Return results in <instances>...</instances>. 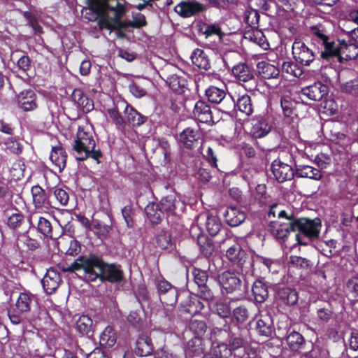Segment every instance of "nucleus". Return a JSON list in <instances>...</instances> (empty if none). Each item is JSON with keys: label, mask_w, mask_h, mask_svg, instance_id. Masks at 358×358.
<instances>
[{"label": "nucleus", "mask_w": 358, "mask_h": 358, "mask_svg": "<svg viewBox=\"0 0 358 358\" xmlns=\"http://www.w3.org/2000/svg\"><path fill=\"white\" fill-rule=\"evenodd\" d=\"M100 6L97 12L98 24L101 30H120L129 27L140 28L146 24L145 17L138 13L132 21L124 22L122 18L126 12L124 4L121 0H94Z\"/></svg>", "instance_id": "nucleus-1"}, {"label": "nucleus", "mask_w": 358, "mask_h": 358, "mask_svg": "<svg viewBox=\"0 0 358 358\" xmlns=\"http://www.w3.org/2000/svg\"><path fill=\"white\" fill-rule=\"evenodd\" d=\"M347 287L349 292L354 296H358V278H352L350 279L347 283Z\"/></svg>", "instance_id": "nucleus-64"}, {"label": "nucleus", "mask_w": 358, "mask_h": 358, "mask_svg": "<svg viewBox=\"0 0 358 358\" xmlns=\"http://www.w3.org/2000/svg\"><path fill=\"white\" fill-rule=\"evenodd\" d=\"M66 153L62 147H53L50 155V159L57 171L61 173L66 166Z\"/></svg>", "instance_id": "nucleus-20"}, {"label": "nucleus", "mask_w": 358, "mask_h": 358, "mask_svg": "<svg viewBox=\"0 0 358 358\" xmlns=\"http://www.w3.org/2000/svg\"><path fill=\"white\" fill-rule=\"evenodd\" d=\"M213 311L216 313L220 317L227 318L231 315L230 303L225 300L217 301L212 307Z\"/></svg>", "instance_id": "nucleus-40"}, {"label": "nucleus", "mask_w": 358, "mask_h": 358, "mask_svg": "<svg viewBox=\"0 0 358 358\" xmlns=\"http://www.w3.org/2000/svg\"><path fill=\"white\" fill-rule=\"evenodd\" d=\"M243 345V339L240 337H231L229 340V344L227 345L228 350H230L231 354L233 350L241 348Z\"/></svg>", "instance_id": "nucleus-62"}, {"label": "nucleus", "mask_w": 358, "mask_h": 358, "mask_svg": "<svg viewBox=\"0 0 358 358\" xmlns=\"http://www.w3.org/2000/svg\"><path fill=\"white\" fill-rule=\"evenodd\" d=\"M294 226L295 231H299L301 234L310 240L318 237L321 222L319 219L311 220L306 218H300L294 222Z\"/></svg>", "instance_id": "nucleus-6"}, {"label": "nucleus", "mask_w": 358, "mask_h": 358, "mask_svg": "<svg viewBox=\"0 0 358 358\" xmlns=\"http://www.w3.org/2000/svg\"><path fill=\"white\" fill-rule=\"evenodd\" d=\"M6 149L14 154H20L22 152V145L20 142L13 138H8L4 143Z\"/></svg>", "instance_id": "nucleus-52"}, {"label": "nucleus", "mask_w": 358, "mask_h": 358, "mask_svg": "<svg viewBox=\"0 0 358 358\" xmlns=\"http://www.w3.org/2000/svg\"><path fill=\"white\" fill-rule=\"evenodd\" d=\"M328 86L321 82H316L301 90V93L313 101H320L328 94Z\"/></svg>", "instance_id": "nucleus-11"}, {"label": "nucleus", "mask_w": 358, "mask_h": 358, "mask_svg": "<svg viewBox=\"0 0 358 358\" xmlns=\"http://www.w3.org/2000/svg\"><path fill=\"white\" fill-rule=\"evenodd\" d=\"M61 282L60 274L55 269H48L41 280L43 289L48 294L54 293Z\"/></svg>", "instance_id": "nucleus-14"}, {"label": "nucleus", "mask_w": 358, "mask_h": 358, "mask_svg": "<svg viewBox=\"0 0 358 358\" xmlns=\"http://www.w3.org/2000/svg\"><path fill=\"white\" fill-rule=\"evenodd\" d=\"M277 297L283 303L289 306H293L298 301L297 292L289 287L280 288L277 292Z\"/></svg>", "instance_id": "nucleus-28"}, {"label": "nucleus", "mask_w": 358, "mask_h": 358, "mask_svg": "<svg viewBox=\"0 0 358 358\" xmlns=\"http://www.w3.org/2000/svg\"><path fill=\"white\" fill-rule=\"evenodd\" d=\"M206 6L196 1H182L178 3L174 10L182 17H189L206 10Z\"/></svg>", "instance_id": "nucleus-9"}, {"label": "nucleus", "mask_w": 358, "mask_h": 358, "mask_svg": "<svg viewBox=\"0 0 358 358\" xmlns=\"http://www.w3.org/2000/svg\"><path fill=\"white\" fill-rule=\"evenodd\" d=\"M157 289L160 294L169 293L173 297L170 301V304L173 305L176 303L177 301V291L176 288L173 287L172 285L164 280H159L157 282Z\"/></svg>", "instance_id": "nucleus-43"}, {"label": "nucleus", "mask_w": 358, "mask_h": 358, "mask_svg": "<svg viewBox=\"0 0 358 358\" xmlns=\"http://www.w3.org/2000/svg\"><path fill=\"white\" fill-rule=\"evenodd\" d=\"M37 228L39 232L47 237H52V227L50 222L43 217L38 220Z\"/></svg>", "instance_id": "nucleus-44"}, {"label": "nucleus", "mask_w": 358, "mask_h": 358, "mask_svg": "<svg viewBox=\"0 0 358 358\" xmlns=\"http://www.w3.org/2000/svg\"><path fill=\"white\" fill-rule=\"evenodd\" d=\"M76 328L81 335L91 336L93 334V322L88 315H81L76 321Z\"/></svg>", "instance_id": "nucleus-31"}, {"label": "nucleus", "mask_w": 358, "mask_h": 358, "mask_svg": "<svg viewBox=\"0 0 358 358\" xmlns=\"http://www.w3.org/2000/svg\"><path fill=\"white\" fill-rule=\"evenodd\" d=\"M64 270L65 271L83 270L85 278L90 281L100 278L101 281L117 282L122 279V271L117 266L105 264L97 257H80Z\"/></svg>", "instance_id": "nucleus-2"}, {"label": "nucleus", "mask_w": 358, "mask_h": 358, "mask_svg": "<svg viewBox=\"0 0 358 358\" xmlns=\"http://www.w3.org/2000/svg\"><path fill=\"white\" fill-rule=\"evenodd\" d=\"M309 36L314 44L321 45L324 50L321 52V57L325 59H329L331 54L335 51L334 44L335 40L330 36L329 31L324 25L318 24L310 27Z\"/></svg>", "instance_id": "nucleus-4"}, {"label": "nucleus", "mask_w": 358, "mask_h": 358, "mask_svg": "<svg viewBox=\"0 0 358 358\" xmlns=\"http://www.w3.org/2000/svg\"><path fill=\"white\" fill-rule=\"evenodd\" d=\"M95 146L96 142L92 126L88 124L79 126L73 145V150L77 154V159L83 161L90 157L98 161L101 157V153L99 150H95Z\"/></svg>", "instance_id": "nucleus-3"}, {"label": "nucleus", "mask_w": 358, "mask_h": 358, "mask_svg": "<svg viewBox=\"0 0 358 358\" xmlns=\"http://www.w3.org/2000/svg\"><path fill=\"white\" fill-rule=\"evenodd\" d=\"M256 329L259 334L262 336H268L272 333L271 324L263 319H260L257 322Z\"/></svg>", "instance_id": "nucleus-54"}, {"label": "nucleus", "mask_w": 358, "mask_h": 358, "mask_svg": "<svg viewBox=\"0 0 358 358\" xmlns=\"http://www.w3.org/2000/svg\"><path fill=\"white\" fill-rule=\"evenodd\" d=\"M130 92L136 98H141L146 94V91L137 83H131L129 86Z\"/></svg>", "instance_id": "nucleus-61"}, {"label": "nucleus", "mask_w": 358, "mask_h": 358, "mask_svg": "<svg viewBox=\"0 0 358 358\" xmlns=\"http://www.w3.org/2000/svg\"><path fill=\"white\" fill-rule=\"evenodd\" d=\"M206 95L211 103H219L224 99L226 93L223 90L211 86L206 90Z\"/></svg>", "instance_id": "nucleus-42"}, {"label": "nucleus", "mask_w": 358, "mask_h": 358, "mask_svg": "<svg viewBox=\"0 0 358 358\" xmlns=\"http://www.w3.org/2000/svg\"><path fill=\"white\" fill-rule=\"evenodd\" d=\"M231 352L228 350L227 344L221 343L214 346L203 358H228Z\"/></svg>", "instance_id": "nucleus-39"}, {"label": "nucleus", "mask_w": 358, "mask_h": 358, "mask_svg": "<svg viewBox=\"0 0 358 358\" xmlns=\"http://www.w3.org/2000/svg\"><path fill=\"white\" fill-rule=\"evenodd\" d=\"M288 265L289 268H308L310 266V262L301 257L291 256L288 261Z\"/></svg>", "instance_id": "nucleus-47"}, {"label": "nucleus", "mask_w": 358, "mask_h": 358, "mask_svg": "<svg viewBox=\"0 0 358 358\" xmlns=\"http://www.w3.org/2000/svg\"><path fill=\"white\" fill-rule=\"evenodd\" d=\"M271 171L275 178L279 182L291 180L294 176L292 166L282 162L280 159H275L272 162Z\"/></svg>", "instance_id": "nucleus-10"}, {"label": "nucleus", "mask_w": 358, "mask_h": 358, "mask_svg": "<svg viewBox=\"0 0 358 358\" xmlns=\"http://www.w3.org/2000/svg\"><path fill=\"white\" fill-rule=\"evenodd\" d=\"M245 256V252L241 249L238 243H234L230 246L226 252V257L229 261L238 264Z\"/></svg>", "instance_id": "nucleus-38"}, {"label": "nucleus", "mask_w": 358, "mask_h": 358, "mask_svg": "<svg viewBox=\"0 0 358 358\" xmlns=\"http://www.w3.org/2000/svg\"><path fill=\"white\" fill-rule=\"evenodd\" d=\"M184 208V203L180 201L175 194H170L164 197L160 201V206L163 211L168 214L175 213L177 206Z\"/></svg>", "instance_id": "nucleus-25"}, {"label": "nucleus", "mask_w": 358, "mask_h": 358, "mask_svg": "<svg viewBox=\"0 0 358 358\" xmlns=\"http://www.w3.org/2000/svg\"><path fill=\"white\" fill-rule=\"evenodd\" d=\"M281 107L285 116L289 117L292 114L294 103L287 97H282L280 100Z\"/></svg>", "instance_id": "nucleus-57"}, {"label": "nucleus", "mask_w": 358, "mask_h": 358, "mask_svg": "<svg viewBox=\"0 0 358 358\" xmlns=\"http://www.w3.org/2000/svg\"><path fill=\"white\" fill-rule=\"evenodd\" d=\"M287 343L291 350L299 351L304 344V339L301 334L293 331L287 337Z\"/></svg>", "instance_id": "nucleus-41"}, {"label": "nucleus", "mask_w": 358, "mask_h": 358, "mask_svg": "<svg viewBox=\"0 0 358 358\" xmlns=\"http://www.w3.org/2000/svg\"><path fill=\"white\" fill-rule=\"evenodd\" d=\"M17 244H24L29 250H34L38 247V245L36 240L29 238L25 234L22 235L18 238Z\"/></svg>", "instance_id": "nucleus-59"}, {"label": "nucleus", "mask_w": 358, "mask_h": 358, "mask_svg": "<svg viewBox=\"0 0 358 358\" xmlns=\"http://www.w3.org/2000/svg\"><path fill=\"white\" fill-rule=\"evenodd\" d=\"M296 175L301 178H308L318 180L322 175L319 169L308 165H299L296 167Z\"/></svg>", "instance_id": "nucleus-33"}, {"label": "nucleus", "mask_w": 358, "mask_h": 358, "mask_svg": "<svg viewBox=\"0 0 358 358\" xmlns=\"http://www.w3.org/2000/svg\"><path fill=\"white\" fill-rule=\"evenodd\" d=\"M145 212L148 219L152 224L159 223L163 215V210L159 206L155 203H149L145 208Z\"/></svg>", "instance_id": "nucleus-35"}, {"label": "nucleus", "mask_w": 358, "mask_h": 358, "mask_svg": "<svg viewBox=\"0 0 358 358\" xmlns=\"http://www.w3.org/2000/svg\"><path fill=\"white\" fill-rule=\"evenodd\" d=\"M192 276L199 287H204L208 280V275L205 271L194 268L192 271Z\"/></svg>", "instance_id": "nucleus-46"}, {"label": "nucleus", "mask_w": 358, "mask_h": 358, "mask_svg": "<svg viewBox=\"0 0 358 358\" xmlns=\"http://www.w3.org/2000/svg\"><path fill=\"white\" fill-rule=\"evenodd\" d=\"M204 351L201 338L194 336L188 341L185 350L186 358L201 357Z\"/></svg>", "instance_id": "nucleus-18"}, {"label": "nucleus", "mask_w": 358, "mask_h": 358, "mask_svg": "<svg viewBox=\"0 0 358 358\" xmlns=\"http://www.w3.org/2000/svg\"><path fill=\"white\" fill-rule=\"evenodd\" d=\"M219 110L224 113H229L236 108L235 100L231 96H226L219 103Z\"/></svg>", "instance_id": "nucleus-50"}, {"label": "nucleus", "mask_w": 358, "mask_h": 358, "mask_svg": "<svg viewBox=\"0 0 358 358\" xmlns=\"http://www.w3.org/2000/svg\"><path fill=\"white\" fill-rule=\"evenodd\" d=\"M334 46L336 50L331 54V57H337L341 62L343 60L354 59L358 56V46L355 43L336 40Z\"/></svg>", "instance_id": "nucleus-7"}, {"label": "nucleus", "mask_w": 358, "mask_h": 358, "mask_svg": "<svg viewBox=\"0 0 358 358\" xmlns=\"http://www.w3.org/2000/svg\"><path fill=\"white\" fill-rule=\"evenodd\" d=\"M125 113L127 121L134 127L143 124L146 120L145 116L141 115L133 107L128 105L125 108Z\"/></svg>", "instance_id": "nucleus-36"}, {"label": "nucleus", "mask_w": 358, "mask_h": 358, "mask_svg": "<svg viewBox=\"0 0 358 358\" xmlns=\"http://www.w3.org/2000/svg\"><path fill=\"white\" fill-rule=\"evenodd\" d=\"M200 137L201 134L198 130L187 128L180 134V141L185 147L192 148Z\"/></svg>", "instance_id": "nucleus-26"}, {"label": "nucleus", "mask_w": 358, "mask_h": 358, "mask_svg": "<svg viewBox=\"0 0 358 358\" xmlns=\"http://www.w3.org/2000/svg\"><path fill=\"white\" fill-rule=\"evenodd\" d=\"M201 31L206 38L214 35L217 36L219 39L221 38V29L217 24H204Z\"/></svg>", "instance_id": "nucleus-45"}, {"label": "nucleus", "mask_w": 358, "mask_h": 358, "mask_svg": "<svg viewBox=\"0 0 358 358\" xmlns=\"http://www.w3.org/2000/svg\"><path fill=\"white\" fill-rule=\"evenodd\" d=\"M108 115L109 117L111 119L113 122L115 124V125L118 128H123L124 125V121L120 114V113L115 108H113L108 110Z\"/></svg>", "instance_id": "nucleus-55"}, {"label": "nucleus", "mask_w": 358, "mask_h": 358, "mask_svg": "<svg viewBox=\"0 0 358 358\" xmlns=\"http://www.w3.org/2000/svg\"><path fill=\"white\" fill-rule=\"evenodd\" d=\"M257 70L259 75L264 79L275 78L280 73L275 66L265 61L258 62Z\"/></svg>", "instance_id": "nucleus-22"}, {"label": "nucleus", "mask_w": 358, "mask_h": 358, "mask_svg": "<svg viewBox=\"0 0 358 358\" xmlns=\"http://www.w3.org/2000/svg\"><path fill=\"white\" fill-rule=\"evenodd\" d=\"M34 300V295L29 293L22 292L19 294L15 306L8 310V315L13 324L21 322L24 314L30 311Z\"/></svg>", "instance_id": "nucleus-5"}, {"label": "nucleus", "mask_w": 358, "mask_h": 358, "mask_svg": "<svg viewBox=\"0 0 358 358\" xmlns=\"http://www.w3.org/2000/svg\"><path fill=\"white\" fill-rule=\"evenodd\" d=\"M36 98V96L34 91L24 90L18 95V103L24 110H32L37 106Z\"/></svg>", "instance_id": "nucleus-21"}, {"label": "nucleus", "mask_w": 358, "mask_h": 358, "mask_svg": "<svg viewBox=\"0 0 358 358\" xmlns=\"http://www.w3.org/2000/svg\"><path fill=\"white\" fill-rule=\"evenodd\" d=\"M33 202L37 209H48L50 206L48 197L45 190L40 186L35 185L31 188Z\"/></svg>", "instance_id": "nucleus-19"}, {"label": "nucleus", "mask_w": 358, "mask_h": 358, "mask_svg": "<svg viewBox=\"0 0 358 358\" xmlns=\"http://www.w3.org/2000/svg\"><path fill=\"white\" fill-rule=\"evenodd\" d=\"M156 241L161 249H166L171 244V235L167 231H161L157 236Z\"/></svg>", "instance_id": "nucleus-48"}, {"label": "nucleus", "mask_w": 358, "mask_h": 358, "mask_svg": "<svg viewBox=\"0 0 358 358\" xmlns=\"http://www.w3.org/2000/svg\"><path fill=\"white\" fill-rule=\"evenodd\" d=\"M203 156L213 167H217V159L212 148L208 147L206 151L203 153Z\"/></svg>", "instance_id": "nucleus-63"}, {"label": "nucleus", "mask_w": 358, "mask_h": 358, "mask_svg": "<svg viewBox=\"0 0 358 358\" xmlns=\"http://www.w3.org/2000/svg\"><path fill=\"white\" fill-rule=\"evenodd\" d=\"M244 37L245 38L257 44L264 50H266L268 47V43L266 41V37L264 36L263 32L259 30L248 31L245 34Z\"/></svg>", "instance_id": "nucleus-37"}, {"label": "nucleus", "mask_w": 358, "mask_h": 358, "mask_svg": "<svg viewBox=\"0 0 358 358\" xmlns=\"http://www.w3.org/2000/svg\"><path fill=\"white\" fill-rule=\"evenodd\" d=\"M219 282L227 293H231L239 287L241 280L235 273L227 271L219 275Z\"/></svg>", "instance_id": "nucleus-12"}, {"label": "nucleus", "mask_w": 358, "mask_h": 358, "mask_svg": "<svg viewBox=\"0 0 358 358\" xmlns=\"http://www.w3.org/2000/svg\"><path fill=\"white\" fill-rule=\"evenodd\" d=\"M224 216L226 222L231 227L240 225L246 217L245 212L236 207L227 208Z\"/></svg>", "instance_id": "nucleus-17"}, {"label": "nucleus", "mask_w": 358, "mask_h": 358, "mask_svg": "<svg viewBox=\"0 0 358 358\" xmlns=\"http://www.w3.org/2000/svg\"><path fill=\"white\" fill-rule=\"evenodd\" d=\"M73 101L80 108L83 112L88 113L93 109V103L80 89H75L71 94Z\"/></svg>", "instance_id": "nucleus-23"}, {"label": "nucleus", "mask_w": 358, "mask_h": 358, "mask_svg": "<svg viewBox=\"0 0 358 358\" xmlns=\"http://www.w3.org/2000/svg\"><path fill=\"white\" fill-rule=\"evenodd\" d=\"M252 291L255 300L257 303H263L268 295V287L262 280H257L254 282Z\"/></svg>", "instance_id": "nucleus-34"}, {"label": "nucleus", "mask_w": 358, "mask_h": 358, "mask_svg": "<svg viewBox=\"0 0 358 358\" xmlns=\"http://www.w3.org/2000/svg\"><path fill=\"white\" fill-rule=\"evenodd\" d=\"M192 114L196 120L202 123L213 122L210 108L203 101L199 100L196 102Z\"/></svg>", "instance_id": "nucleus-15"}, {"label": "nucleus", "mask_w": 358, "mask_h": 358, "mask_svg": "<svg viewBox=\"0 0 358 358\" xmlns=\"http://www.w3.org/2000/svg\"><path fill=\"white\" fill-rule=\"evenodd\" d=\"M191 59L192 63L199 69L208 70L210 68L208 56L203 50L196 49L192 53Z\"/></svg>", "instance_id": "nucleus-30"}, {"label": "nucleus", "mask_w": 358, "mask_h": 358, "mask_svg": "<svg viewBox=\"0 0 358 358\" xmlns=\"http://www.w3.org/2000/svg\"><path fill=\"white\" fill-rule=\"evenodd\" d=\"M332 311L330 309L321 308L317 310V319L322 323H327L332 317Z\"/></svg>", "instance_id": "nucleus-60"}, {"label": "nucleus", "mask_w": 358, "mask_h": 358, "mask_svg": "<svg viewBox=\"0 0 358 358\" xmlns=\"http://www.w3.org/2000/svg\"><path fill=\"white\" fill-rule=\"evenodd\" d=\"M294 222L280 223L274 222L271 223V232L277 239H284L291 231L294 230Z\"/></svg>", "instance_id": "nucleus-24"}, {"label": "nucleus", "mask_w": 358, "mask_h": 358, "mask_svg": "<svg viewBox=\"0 0 358 358\" xmlns=\"http://www.w3.org/2000/svg\"><path fill=\"white\" fill-rule=\"evenodd\" d=\"M189 327L196 336L203 334L206 330V324L203 320H191Z\"/></svg>", "instance_id": "nucleus-49"}, {"label": "nucleus", "mask_w": 358, "mask_h": 358, "mask_svg": "<svg viewBox=\"0 0 358 358\" xmlns=\"http://www.w3.org/2000/svg\"><path fill=\"white\" fill-rule=\"evenodd\" d=\"M153 351L150 339L145 335L140 336L136 343L135 353L140 357L150 355Z\"/></svg>", "instance_id": "nucleus-27"}, {"label": "nucleus", "mask_w": 358, "mask_h": 358, "mask_svg": "<svg viewBox=\"0 0 358 358\" xmlns=\"http://www.w3.org/2000/svg\"><path fill=\"white\" fill-rule=\"evenodd\" d=\"M232 73L240 82H252L254 87L256 82L252 69L245 63H240L232 68Z\"/></svg>", "instance_id": "nucleus-16"}, {"label": "nucleus", "mask_w": 358, "mask_h": 358, "mask_svg": "<svg viewBox=\"0 0 358 358\" xmlns=\"http://www.w3.org/2000/svg\"><path fill=\"white\" fill-rule=\"evenodd\" d=\"M117 338L115 329L110 326H107L100 335V345L107 348H112L115 345Z\"/></svg>", "instance_id": "nucleus-29"}, {"label": "nucleus", "mask_w": 358, "mask_h": 358, "mask_svg": "<svg viewBox=\"0 0 358 358\" xmlns=\"http://www.w3.org/2000/svg\"><path fill=\"white\" fill-rule=\"evenodd\" d=\"M292 55L296 62L304 66H308L315 59L313 51L301 39L294 41Z\"/></svg>", "instance_id": "nucleus-8"}, {"label": "nucleus", "mask_w": 358, "mask_h": 358, "mask_svg": "<svg viewBox=\"0 0 358 358\" xmlns=\"http://www.w3.org/2000/svg\"><path fill=\"white\" fill-rule=\"evenodd\" d=\"M54 195L62 206H66L68 203L69 196L67 192L64 189L59 187L55 188Z\"/></svg>", "instance_id": "nucleus-58"}, {"label": "nucleus", "mask_w": 358, "mask_h": 358, "mask_svg": "<svg viewBox=\"0 0 358 358\" xmlns=\"http://www.w3.org/2000/svg\"><path fill=\"white\" fill-rule=\"evenodd\" d=\"M198 242L200 245V250L204 256L209 257L213 254L214 246L211 241L206 238H199Z\"/></svg>", "instance_id": "nucleus-51"}, {"label": "nucleus", "mask_w": 358, "mask_h": 358, "mask_svg": "<svg viewBox=\"0 0 358 358\" xmlns=\"http://www.w3.org/2000/svg\"><path fill=\"white\" fill-rule=\"evenodd\" d=\"M166 83L172 90L176 92L180 91L182 87L184 86L183 80H181L180 78L176 75H172L167 78Z\"/></svg>", "instance_id": "nucleus-56"}, {"label": "nucleus", "mask_w": 358, "mask_h": 358, "mask_svg": "<svg viewBox=\"0 0 358 358\" xmlns=\"http://www.w3.org/2000/svg\"><path fill=\"white\" fill-rule=\"evenodd\" d=\"M248 317V310L243 306H239L233 311V319L237 323H243Z\"/></svg>", "instance_id": "nucleus-53"}, {"label": "nucleus", "mask_w": 358, "mask_h": 358, "mask_svg": "<svg viewBox=\"0 0 358 358\" xmlns=\"http://www.w3.org/2000/svg\"><path fill=\"white\" fill-rule=\"evenodd\" d=\"M235 104L238 110L245 115L250 116L252 114L253 105L248 94L245 93L238 95L236 101H235Z\"/></svg>", "instance_id": "nucleus-32"}, {"label": "nucleus", "mask_w": 358, "mask_h": 358, "mask_svg": "<svg viewBox=\"0 0 358 358\" xmlns=\"http://www.w3.org/2000/svg\"><path fill=\"white\" fill-rule=\"evenodd\" d=\"M271 125L262 116H257L251 120L250 133L256 138L264 137L271 131Z\"/></svg>", "instance_id": "nucleus-13"}]
</instances>
